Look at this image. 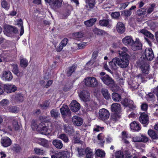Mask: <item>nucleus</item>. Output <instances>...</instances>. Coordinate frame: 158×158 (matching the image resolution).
Wrapping results in <instances>:
<instances>
[{
    "instance_id": "1",
    "label": "nucleus",
    "mask_w": 158,
    "mask_h": 158,
    "mask_svg": "<svg viewBox=\"0 0 158 158\" xmlns=\"http://www.w3.org/2000/svg\"><path fill=\"white\" fill-rule=\"evenodd\" d=\"M120 58L115 57L109 63L111 68L114 70L117 69L118 65L122 68H125L128 66L129 62L128 55L125 52H121L119 53Z\"/></svg>"
},
{
    "instance_id": "2",
    "label": "nucleus",
    "mask_w": 158,
    "mask_h": 158,
    "mask_svg": "<svg viewBox=\"0 0 158 158\" xmlns=\"http://www.w3.org/2000/svg\"><path fill=\"white\" fill-rule=\"evenodd\" d=\"M149 67V65L147 63L143 61H141L139 68L143 73L138 75L136 77L142 82H143L144 80L145 75L148 74L150 69Z\"/></svg>"
},
{
    "instance_id": "3",
    "label": "nucleus",
    "mask_w": 158,
    "mask_h": 158,
    "mask_svg": "<svg viewBox=\"0 0 158 158\" xmlns=\"http://www.w3.org/2000/svg\"><path fill=\"white\" fill-rule=\"evenodd\" d=\"M35 125V126L37 127V130L42 131L41 132L42 134L46 135L49 134L51 132V129L49 127L48 124L47 122H43L38 125L36 124Z\"/></svg>"
},
{
    "instance_id": "4",
    "label": "nucleus",
    "mask_w": 158,
    "mask_h": 158,
    "mask_svg": "<svg viewBox=\"0 0 158 158\" xmlns=\"http://www.w3.org/2000/svg\"><path fill=\"white\" fill-rule=\"evenodd\" d=\"M100 78L105 84L111 86L113 91H115L117 89V86L114 84V81L108 75H106L104 76H100Z\"/></svg>"
},
{
    "instance_id": "5",
    "label": "nucleus",
    "mask_w": 158,
    "mask_h": 158,
    "mask_svg": "<svg viewBox=\"0 0 158 158\" xmlns=\"http://www.w3.org/2000/svg\"><path fill=\"white\" fill-rule=\"evenodd\" d=\"M85 85L88 86L94 87L98 85L96 79L93 77H88L84 80Z\"/></svg>"
},
{
    "instance_id": "6",
    "label": "nucleus",
    "mask_w": 158,
    "mask_h": 158,
    "mask_svg": "<svg viewBox=\"0 0 158 158\" xmlns=\"http://www.w3.org/2000/svg\"><path fill=\"white\" fill-rule=\"evenodd\" d=\"M109 111L105 108H102L99 110L98 112V118L102 120H106L110 116Z\"/></svg>"
},
{
    "instance_id": "7",
    "label": "nucleus",
    "mask_w": 158,
    "mask_h": 158,
    "mask_svg": "<svg viewBox=\"0 0 158 158\" xmlns=\"http://www.w3.org/2000/svg\"><path fill=\"white\" fill-rule=\"evenodd\" d=\"M139 119L140 122L144 124V127L147 126L149 123L148 115L144 112L140 113Z\"/></svg>"
},
{
    "instance_id": "8",
    "label": "nucleus",
    "mask_w": 158,
    "mask_h": 158,
    "mask_svg": "<svg viewBox=\"0 0 158 158\" xmlns=\"http://www.w3.org/2000/svg\"><path fill=\"white\" fill-rule=\"evenodd\" d=\"M79 96L81 100L84 102L89 101L90 98V94L86 90L82 91L79 94Z\"/></svg>"
},
{
    "instance_id": "9",
    "label": "nucleus",
    "mask_w": 158,
    "mask_h": 158,
    "mask_svg": "<svg viewBox=\"0 0 158 158\" xmlns=\"http://www.w3.org/2000/svg\"><path fill=\"white\" fill-rule=\"evenodd\" d=\"M1 77L4 80L10 81L12 79L13 76L10 71H3L2 73Z\"/></svg>"
},
{
    "instance_id": "10",
    "label": "nucleus",
    "mask_w": 158,
    "mask_h": 158,
    "mask_svg": "<svg viewBox=\"0 0 158 158\" xmlns=\"http://www.w3.org/2000/svg\"><path fill=\"white\" fill-rule=\"evenodd\" d=\"M71 110L74 112L78 111L80 108V104L76 100H73L70 105Z\"/></svg>"
},
{
    "instance_id": "11",
    "label": "nucleus",
    "mask_w": 158,
    "mask_h": 158,
    "mask_svg": "<svg viewBox=\"0 0 158 158\" xmlns=\"http://www.w3.org/2000/svg\"><path fill=\"white\" fill-rule=\"evenodd\" d=\"M17 89V88L14 85H5L4 86V91L5 90L7 93L15 92Z\"/></svg>"
},
{
    "instance_id": "12",
    "label": "nucleus",
    "mask_w": 158,
    "mask_h": 158,
    "mask_svg": "<svg viewBox=\"0 0 158 158\" xmlns=\"http://www.w3.org/2000/svg\"><path fill=\"white\" fill-rule=\"evenodd\" d=\"M145 55L147 60H152L154 57L153 52L151 48H146L145 51Z\"/></svg>"
},
{
    "instance_id": "13",
    "label": "nucleus",
    "mask_w": 158,
    "mask_h": 158,
    "mask_svg": "<svg viewBox=\"0 0 158 158\" xmlns=\"http://www.w3.org/2000/svg\"><path fill=\"white\" fill-rule=\"evenodd\" d=\"M72 121L74 125L77 126H81L83 123L82 119L76 115L72 117Z\"/></svg>"
},
{
    "instance_id": "14",
    "label": "nucleus",
    "mask_w": 158,
    "mask_h": 158,
    "mask_svg": "<svg viewBox=\"0 0 158 158\" xmlns=\"http://www.w3.org/2000/svg\"><path fill=\"white\" fill-rule=\"evenodd\" d=\"M131 48L133 50H139L142 48V44L141 43L139 42V39L137 38L135 42L133 41L132 44L131 45Z\"/></svg>"
},
{
    "instance_id": "15",
    "label": "nucleus",
    "mask_w": 158,
    "mask_h": 158,
    "mask_svg": "<svg viewBox=\"0 0 158 158\" xmlns=\"http://www.w3.org/2000/svg\"><path fill=\"white\" fill-rule=\"evenodd\" d=\"M63 130L64 131L69 135H71L74 132V130L73 127L70 126L69 124H63Z\"/></svg>"
},
{
    "instance_id": "16",
    "label": "nucleus",
    "mask_w": 158,
    "mask_h": 158,
    "mask_svg": "<svg viewBox=\"0 0 158 158\" xmlns=\"http://www.w3.org/2000/svg\"><path fill=\"white\" fill-rule=\"evenodd\" d=\"M68 40L66 38L64 39L60 42L59 45L56 48V50L58 52H60L62 51L63 48L68 43Z\"/></svg>"
},
{
    "instance_id": "17",
    "label": "nucleus",
    "mask_w": 158,
    "mask_h": 158,
    "mask_svg": "<svg viewBox=\"0 0 158 158\" xmlns=\"http://www.w3.org/2000/svg\"><path fill=\"white\" fill-rule=\"evenodd\" d=\"M11 66L12 68V71L18 77H21L23 76V73L22 72L19 71L17 64H12Z\"/></svg>"
},
{
    "instance_id": "18",
    "label": "nucleus",
    "mask_w": 158,
    "mask_h": 158,
    "mask_svg": "<svg viewBox=\"0 0 158 158\" xmlns=\"http://www.w3.org/2000/svg\"><path fill=\"white\" fill-rule=\"evenodd\" d=\"M1 142L2 146L6 147L10 146L11 143V141L10 139L7 137L2 138L1 139Z\"/></svg>"
},
{
    "instance_id": "19",
    "label": "nucleus",
    "mask_w": 158,
    "mask_h": 158,
    "mask_svg": "<svg viewBox=\"0 0 158 158\" xmlns=\"http://www.w3.org/2000/svg\"><path fill=\"white\" fill-rule=\"evenodd\" d=\"M60 110L62 115H69L70 114V111L67 105H63Z\"/></svg>"
},
{
    "instance_id": "20",
    "label": "nucleus",
    "mask_w": 158,
    "mask_h": 158,
    "mask_svg": "<svg viewBox=\"0 0 158 158\" xmlns=\"http://www.w3.org/2000/svg\"><path fill=\"white\" fill-rule=\"evenodd\" d=\"M116 29L118 33H123L125 30V27L122 22H118L117 24Z\"/></svg>"
},
{
    "instance_id": "21",
    "label": "nucleus",
    "mask_w": 158,
    "mask_h": 158,
    "mask_svg": "<svg viewBox=\"0 0 158 158\" xmlns=\"http://www.w3.org/2000/svg\"><path fill=\"white\" fill-rule=\"evenodd\" d=\"M133 41L131 37L129 36H126L122 40L123 43L125 45L130 46L132 44Z\"/></svg>"
},
{
    "instance_id": "22",
    "label": "nucleus",
    "mask_w": 158,
    "mask_h": 158,
    "mask_svg": "<svg viewBox=\"0 0 158 158\" xmlns=\"http://www.w3.org/2000/svg\"><path fill=\"white\" fill-rule=\"evenodd\" d=\"M111 110L112 112L119 113L121 112V105L117 103H113L112 104Z\"/></svg>"
},
{
    "instance_id": "23",
    "label": "nucleus",
    "mask_w": 158,
    "mask_h": 158,
    "mask_svg": "<svg viewBox=\"0 0 158 158\" xmlns=\"http://www.w3.org/2000/svg\"><path fill=\"white\" fill-rule=\"evenodd\" d=\"M86 2L87 3L86 5V7L87 10H91L95 6V0H86Z\"/></svg>"
},
{
    "instance_id": "24",
    "label": "nucleus",
    "mask_w": 158,
    "mask_h": 158,
    "mask_svg": "<svg viewBox=\"0 0 158 158\" xmlns=\"http://www.w3.org/2000/svg\"><path fill=\"white\" fill-rule=\"evenodd\" d=\"M6 31L8 33L11 34L16 33L18 32V30L16 28H14L11 26L7 25L6 26Z\"/></svg>"
},
{
    "instance_id": "25",
    "label": "nucleus",
    "mask_w": 158,
    "mask_h": 158,
    "mask_svg": "<svg viewBox=\"0 0 158 158\" xmlns=\"http://www.w3.org/2000/svg\"><path fill=\"white\" fill-rule=\"evenodd\" d=\"M131 128V130L138 131L141 129V127L139 123L134 121L130 124Z\"/></svg>"
},
{
    "instance_id": "26",
    "label": "nucleus",
    "mask_w": 158,
    "mask_h": 158,
    "mask_svg": "<svg viewBox=\"0 0 158 158\" xmlns=\"http://www.w3.org/2000/svg\"><path fill=\"white\" fill-rule=\"evenodd\" d=\"M148 134L152 139H158V131L149 130L148 131Z\"/></svg>"
},
{
    "instance_id": "27",
    "label": "nucleus",
    "mask_w": 158,
    "mask_h": 158,
    "mask_svg": "<svg viewBox=\"0 0 158 158\" xmlns=\"http://www.w3.org/2000/svg\"><path fill=\"white\" fill-rule=\"evenodd\" d=\"M77 67V65L76 64H73L71 66L69 67L66 73V74L68 77L70 76L75 72Z\"/></svg>"
},
{
    "instance_id": "28",
    "label": "nucleus",
    "mask_w": 158,
    "mask_h": 158,
    "mask_svg": "<svg viewBox=\"0 0 158 158\" xmlns=\"http://www.w3.org/2000/svg\"><path fill=\"white\" fill-rule=\"evenodd\" d=\"M52 144L56 148L61 149L63 147V144L61 141L59 139H55L52 141Z\"/></svg>"
},
{
    "instance_id": "29",
    "label": "nucleus",
    "mask_w": 158,
    "mask_h": 158,
    "mask_svg": "<svg viewBox=\"0 0 158 158\" xmlns=\"http://www.w3.org/2000/svg\"><path fill=\"white\" fill-rule=\"evenodd\" d=\"M62 2V0H52L50 3L55 8H58L60 7Z\"/></svg>"
},
{
    "instance_id": "30",
    "label": "nucleus",
    "mask_w": 158,
    "mask_h": 158,
    "mask_svg": "<svg viewBox=\"0 0 158 158\" xmlns=\"http://www.w3.org/2000/svg\"><path fill=\"white\" fill-rule=\"evenodd\" d=\"M15 100L18 102H22L24 100V97L23 94L21 93L15 94L14 96Z\"/></svg>"
},
{
    "instance_id": "31",
    "label": "nucleus",
    "mask_w": 158,
    "mask_h": 158,
    "mask_svg": "<svg viewBox=\"0 0 158 158\" xmlns=\"http://www.w3.org/2000/svg\"><path fill=\"white\" fill-rule=\"evenodd\" d=\"M97 19L94 18L90 19L89 20H88L86 21H85L84 23L86 27H91L93 26L96 22Z\"/></svg>"
},
{
    "instance_id": "32",
    "label": "nucleus",
    "mask_w": 158,
    "mask_h": 158,
    "mask_svg": "<svg viewBox=\"0 0 158 158\" xmlns=\"http://www.w3.org/2000/svg\"><path fill=\"white\" fill-rule=\"evenodd\" d=\"M95 155L96 158H103L105 155V152L100 149H97L95 152Z\"/></svg>"
},
{
    "instance_id": "33",
    "label": "nucleus",
    "mask_w": 158,
    "mask_h": 158,
    "mask_svg": "<svg viewBox=\"0 0 158 158\" xmlns=\"http://www.w3.org/2000/svg\"><path fill=\"white\" fill-rule=\"evenodd\" d=\"M52 117L57 119L60 116V113L56 109H52L50 112Z\"/></svg>"
},
{
    "instance_id": "34",
    "label": "nucleus",
    "mask_w": 158,
    "mask_h": 158,
    "mask_svg": "<svg viewBox=\"0 0 158 158\" xmlns=\"http://www.w3.org/2000/svg\"><path fill=\"white\" fill-rule=\"evenodd\" d=\"M87 108L89 110H92L96 109L97 104L93 101L89 102L87 104Z\"/></svg>"
},
{
    "instance_id": "35",
    "label": "nucleus",
    "mask_w": 158,
    "mask_h": 158,
    "mask_svg": "<svg viewBox=\"0 0 158 158\" xmlns=\"http://www.w3.org/2000/svg\"><path fill=\"white\" fill-rule=\"evenodd\" d=\"M101 93L104 97L106 99H109L110 98V94L109 93L107 89L103 88L101 90Z\"/></svg>"
},
{
    "instance_id": "36",
    "label": "nucleus",
    "mask_w": 158,
    "mask_h": 158,
    "mask_svg": "<svg viewBox=\"0 0 158 158\" xmlns=\"http://www.w3.org/2000/svg\"><path fill=\"white\" fill-rule=\"evenodd\" d=\"M86 158H93L94 154L92 150L89 148H87L85 150Z\"/></svg>"
},
{
    "instance_id": "37",
    "label": "nucleus",
    "mask_w": 158,
    "mask_h": 158,
    "mask_svg": "<svg viewBox=\"0 0 158 158\" xmlns=\"http://www.w3.org/2000/svg\"><path fill=\"white\" fill-rule=\"evenodd\" d=\"M69 153L67 151H62L57 153V156L60 158H69Z\"/></svg>"
},
{
    "instance_id": "38",
    "label": "nucleus",
    "mask_w": 158,
    "mask_h": 158,
    "mask_svg": "<svg viewBox=\"0 0 158 158\" xmlns=\"http://www.w3.org/2000/svg\"><path fill=\"white\" fill-rule=\"evenodd\" d=\"M99 24L102 26L107 27L110 26L109 20L108 19H103L100 20L99 21Z\"/></svg>"
},
{
    "instance_id": "39",
    "label": "nucleus",
    "mask_w": 158,
    "mask_h": 158,
    "mask_svg": "<svg viewBox=\"0 0 158 158\" xmlns=\"http://www.w3.org/2000/svg\"><path fill=\"white\" fill-rule=\"evenodd\" d=\"M113 100L115 102H119L121 99V96L116 93H113L112 94Z\"/></svg>"
},
{
    "instance_id": "40",
    "label": "nucleus",
    "mask_w": 158,
    "mask_h": 158,
    "mask_svg": "<svg viewBox=\"0 0 158 158\" xmlns=\"http://www.w3.org/2000/svg\"><path fill=\"white\" fill-rule=\"evenodd\" d=\"M140 32L147 37H148L152 39H153L154 38V35L152 34L145 29H142L140 30Z\"/></svg>"
},
{
    "instance_id": "41",
    "label": "nucleus",
    "mask_w": 158,
    "mask_h": 158,
    "mask_svg": "<svg viewBox=\"0 0 158 158\" xmlns=\"http://www.w3.org/2000/svg\"><path fill=\"white\" fill-rule=\"evenodd\" d=\"M23 23L21 19H19L17 21V25L19 27H21V31L20 33V36L23 35L24 33V31L23 25Z\"/></svg>"
},
{
    "instance_id": "42",
    "label": "nucleus",
    "mask_w": 158,
    "mask_h": 158,
    "mask_svg": "<svg viewBox=\"0 0 158 158\" xmlns=\"http://www.w3.org/2000/svg\"><path fill=\"white\" fill-rule=\"evenodd\" d=\"M28 64V62L26 59L24 58L20 59V65L22 67L25 68L27 66Z\"/></svg>"
},
{
    "instance_id": "43",
    "label": "nucleus",
    "mask_w": 158,
    "mask_h": 158,
    "mask_svg": "<svg viewBox=\"0 0 158 158\" xmlns=\"http://www.w3.org/2000/svg\"><path fill=\"white\" fill-rule=\"evenodd\" d=\"M58 138L62 140L65 143H67L69 141L68 137L64 133L61 134L59 135Z\"/></svg>"
},
{
    "instance_id": "44",
    "label": "nucleus",
    "mask_w": 158,
    "mask_h": 158,
    "mask_svg": "<svg viewBox=\"0 0 158 158\" xmlns=\"http://www.w3.org/2000/svg\"><path fill=\"white\" fill-rule=\"evenodd\" d=\"M93 32L97 35H105L106 33L104 30L97 28H94L93 30Z\"/></svg>"
},
{
    "instance_id": "45",
    "label": "nucleus",
    "mask_w": 158,
    "mask_h": 158,
    "mask_svg": "<svg viewBox=\"0 0 158 158\" xmlns=\"http://www.w3.org/2000/svg\"><path fill=\"white\" fill-rule=\"evenodd\" d=\"M122 103L125 106H130L132 105L133 103L132 100L127 98H125Z\"/></svg>"
},
{
    "instance_id": "46",
    "label": "nucleus",
    "mask_w": 158,
    "mask_h": 158,
    "mask_svg": "<svg viewBox=\"0 0 158 158\" xmlns=\"http://www.w3.org/2000/svg\"><path fill=\"white\" fill-rule=\"evenodd\" d=\"M146 8H141L138 10L137 11V13L138 15L139 16L144 15L146 14Z\"/></svg>"
},
{
    "instance_id": "47",
    "label": "nucleus",
    "mask_w": 158,
    "mask_h": 158,
    "mask_svg": "<svg viewBox=\"0 0 158 158\" xmlns=\"http://www.w3.org/2000/svg\"><path fill=\"white\" fill-rule=\"evenodd\" d=\"M120 112H115L111 116L112 119L113 120L117 121L121 117Z\"/></svg>"
},
{
    "instance_id": "48",
    "label": "nucleus",
    "mask_w": 158,
    "mask_h": 158,
    "mask_svg": "<svg viewBox=\"0 0 158 158\" xmlns=\"http://www.w3.org/2000/svg\"><path fill=\"white\" fill-rule=\"evenodd\" d=\"M35 153L37 155H44L45 151L43 150L37 148H35L34 150Z\"/></svg>"
},
{
    "instance_id": "49",
    "label": "nucleus",
    "mask_w": 158,
    "mask_h": 158,
    "mask_svg": "<svg viewBox=\"0 0 158 158\" xmlns=\"http://www.w3.org/2000/svg\"><path fill=\"white\" fill-rule=\"evenodd\" d=\"M7 110L10 112L15 113L18 112L19 109L15 106H11L8 108Z\"/></svg>"
},
{
    "instance_id": "50",
    "label": "nucleus",
    "mask_w": 158,
    "mask_h": 158,
    "mask_svg": "<svg viewBox=\"0 0 158 158\" xmlns=\"http://www.w3.org/2000/svg\"><path fill=\"white\" fill-rule=\"evenodd\" d=\"M40 106L43 109H46L50 106V102L49 101H46L43 104L40 105Z\"/></svg>"
},
{
    "instance_id": "51",
    "label": "nucleus",
    "mask_w": 158,
    "mask_h": 158,
    "mask_svg": "<svg viewBox=\"0 0 158 158\" xmlns=\"http://www.w3.org/2000/svg\"><path fill=\"white\" fill-rule=\"evenodd\" d=\"M73 36L76 40H79V39L81 38L83 36V34L81 32H77L73 33Z\"/></svg>"
},
{
    "instance_id": "52",
    "label": "nucleus",
    "mask_w": 158,
    "mask_h": 158,
    "mask_svg": "<svg viewBox=\"0 0 158 158\" xmlns=\"http://www.w3.org/2000/svg\"><path fill=\"white\" fill-rule=\"evenodd\" d=\"M14 128L16 130H18L20 128V126L19 125L17 120L14 119L12 122Z\"/></svg>"
},
{
    "instance_id": "53",
    "label": "nucleus",
    "mask_w": 158,
    "mask_h": 158,
    "mask_svg": "<svg viewBox=\"0 0 158 158\" xmlns=\"http://www.w3.org/2000/svg\"><path fill=\"white\" fill-rule=\"evenodd\" d=\"M115 156L116 158H123V153L121 151H117L115 153Z\"/></svg>"
},
{
    "instance_id": "54",
    "label": "nucleus",
    "mask_w": 158,
    "mask_h": 158,
    "mask_svg": "<svg viewBox=\"0 0 158 158\" xmlns=\"http://www.w3.org/2000/svg\"><path fill=\"white\" fill-rule=\"evenodd\" d=\"M2 7L6 10H8L10 7V4L7 3L6 1L3 0L1 2Z\"/></svg>"
},
{
    "instance_id": "55",
    "label": "nucleus",
    "mask_w": 158,
    "mask_h": 158,
    "mask_svg": "<svg viewBox=\"0 0 158 158\" xmlns=\"http://www.w3.org/2000/svg\"><path fill=\"white\" fill-rule=\"evenodd\" d=\"M77 150L78 152L79 156L81 157L84 155L85 151H84L83 149L81 148H77Z\"/></svg>"
},
{
    "instance_id": "56",
    "label": "nucleus",
    "mask_w": 158,
    "mask_h": 158,
    "mask_svg": "<svg viewBox=\"0 0 158 158\" xmlns=\"http://www.w3.org/2000/svg\"><path fill=\"white\" fill-rule=\"evenodd\" d=\"M41 144L43 147L45 148H48L49 147L48 144V141L44 139H41Z\"/></svg>"
},
{
    "instance_id": "57",
    "label": "nucleus",
    "mask_w": 158,
    "mask_h": 158,
    "mask_svg": "<svg viewBox=\"0 0 158 158\" xmlns=\"http://www.w3.org/2000/svg\"><path fill=\"white\" fill-rule=\"evenodd\" d=\"M86 43L82 42L78 44H75L77 45L78 49H80L84 48L86 45Z\"/></svg>"
},
{
    "instance_id": "58",
    "label": "nucleus",
    "mask_w": 158,
    "mask_h": 158,
    "mask_svg": "<svg viewBox=\"0 0 158 158\" xmlns=\"http://www.w3.org/2000/svg\"><path fill=\"white\" fill-rule=\"evenodd\" d=\"M13 150L17 152H19L21 150V148L19 145L15 144L13 147Z\"/></svg>"
},
{
    "instance_id": "59",
    "label": "nucleus",
    "mask_w": 158,
    "mask_h": 158,
    "mask_svg": "<svg viewBox=\"0 0 158 158\" xmlns=\"http://www.w3.org/2000/svg\"><path fill=\"white\" fill-rule=\"evenodd\" d=\"M9 101L7 99H3L1 102V104L3 106H6L9 104Z\"/></svg>"
},
{
    "instance_id": "60",
    "label": "nucleus",
    "mask_w": 158,
    "mask_h": 158,
    "mask_svg": "<svg viewBox=\"0 0 158 158\" xmlns=\"http://www.w3.org/2000/svg\"><path fill=\"white\" fill-rule=\"evenodd\" d=\"M140 139V142H146L148 140V138L145 135H141Z\"/></svg>"
},
{
    "instance_id": "61",
    "label": "nucleus",
    "mask_w": 158,
    "mask_h": 158,
    "mask_svg": "<svg viewBox=\"0 0 158 158\" xmlns=\"http://www.w3.org/2000/svg\"><path fill=\"white\" fill-rule=\"evenodd\" d=\"M155 6V5L154 4L151 5V6L148 8L147 11L148 14H150L153 11Z\"/></svg>"
},
{
    "instance_id": "62",
    "label": "nucleus",
    "mask_w": 158,
    "mask_h": 158,
    "mask_svg": "<svg viewBox=\"0 0 158 158\" xmlns=\"http://www.w3.org/2000/svg\"><path fill=\"white\" fill-rule=\"evenodd\" d=\"M111 15L113 18L115 19H117L120 16V13L119 12H114L111 14Z\"/></svg>"
},
{
    "instance_id": "63",
    "label": "nucleus",
    "mask_w": 158,
    "mask_h": 158,
    "mask_svg": "<svg viewBox=\"0 0 158 158\" xmlns=\"http://www.w3.org/2000/svg\"><path fill=\"white\" fill-rule=\"evenodd\" d=\"M104 129L103 127H101L99 126H96L94 129V131L96 132H98L101 131H102Z\"/></svg>"
},
{
    "instance_id": "64",
    "label": "nucleus",
    "mask_w": 158,
    "mask_h": 158,
    "mask_svg": "<svg viewBox=\"0 0 158 158\" xmlns=\"http://www.w3.org/2000/svg\"><path fill=\"white\" fill-rule=\"evenodd\" d=\"M148 107V106L147 104L143 103L141 105V107L142 110L145 111L147 110Z\"/></svg>"
}]
</instances>
